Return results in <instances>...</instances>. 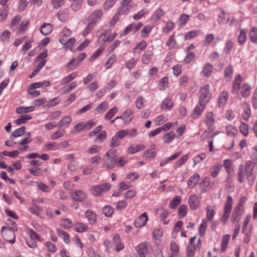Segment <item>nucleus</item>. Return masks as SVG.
<instances>
[{"label":"nucleus","instance_id":"obj_30","mask_svg":"<svg viewBox=\"0 0 257 257\" xmlns=\"http://www.w3.org/2000/svg\"><path fill=\"white\" fill-rule=\"evenodd\" d=\"M147 46V42L144 40H142L138 43L133 49V52L134 53H140L141 52L145 50Z\"/></svg>","mask_w":257,"mask_h":257},{"label":"nucleus","instance_id":"obj_7","mask_svg":"<svg viewBox=\"0 0 257 257\" xmlns=\"http://www.w3.org/2000/svg\"><path fill=\"white\" fill-rule=\"evenodd\" d=\"M209 84H206L200 88L199 92V102L207 104L211 98Z\"/></svg>","mask_w":257,"mask_h":257},{"label":"nucleus","instance_id":"obj_63","mask_svg":"<svg viewBox=\"0 0 257 257\" xmlns=\"http://www.w3.org/2000/svg\"><path fill=\"white\" fill-rule=\"evenodd\" d=\"M30 23V21L29 20H23L21 25H20L18 30V32L19 33H21L24 31H25L27 29V28Z\"/></svg>","mask_w":257,"mask_h":257},{"label":"nucleus","instance_id":"obj_4","mask_svg":"<svg viewBox=\"0 0 257 257\" xmlns=\"http://www.w3.org/2000/svg\"><path fill=\"white\" fill-rule=\"evenodd\" d=\"M12 222V226L11 228L3 226L2 228V234L4 239L11 244H13L15 242V233L14 231L17 230V227L16 224L14 222H12L11 220H8L7 223Z\"/></svg>","mask_w":257,"mask_h":257},{"label":"nucleus","instance_id":"obj_38","mask_svg":"<svg viewBox=\"0 0 257 257\" xmlns=\"http://www.w3.org/2000/svg\"><path fill=\"white\" fill-rule=\"evenodd\" d=\"M175 134L173 132L166 133L163 137L164 143L165 144L170 143L175 139Z\"/></svg>","mask_w":257,"mask_h":257},{"label":"nucleus","instance_id":"obj_53","mask_svg":"<svg viewBox=\"0 0 257 257\" xmlns=\"http://www.w3.org/2000/svg\"><path fill=\"white\" fill-rule=\"evenodd\" d=\"M239 131L241 134L244 137L248 136L249 134L248 126L244 122H241L239 127Z\"/></svg>","mask_w":257,"mask_h":257},{"label":"nucleus","instance_id":"obj_57","mask_svg":"<svg viewBox=\"0 0 257 257\" xmlns=\"http://www.w3.org/2000/svg\"><path fill=\"white\" fill-rule=\"evenodd\" d=\"M153 27L150 25L145 26L141 31V37L143 38H146L148 37L151 33Z\"/></svg>","mask_w":257,"mask_h":257},{"label":"nucleus","instance_id":"obj_2","mask_svg":"<svg viewBox=\"0 0 257 257\" xmlns=\"http://www.w3.org/2000/svg\"><path fill=\"white\" fill-rule=\"evenodd\" d=\"M254 165L251 161H247L245 164L240 165L237 172L238 181L242 183L244 182L246 176L248 183L252 185L255 179V175L253 173Z\"/></svg>","mask_w":257,"mask_h":257},{"label":"nucleus","instance_id":"obj_35","mask_svg":"<svg viewBox=\"0 0 257 257\" xmlns=\"http://www.w3.org/2000/svg\"><path fill=\"white\" fill-rule=\"evenodd\" d=\"M35 108V107L34 106L28 107L21 106L16 108V112L19 114L26 113L34 111Z\"/></svg>","mask_w":257,"mask_h":257},{"label":"nucleus","instance_id":"obj_55","mask_svg":"<svg viewBox=\"0 0 257 257\" xmlns=\"http://www.w3.org/2000/svg\"><path fill=\"white\" fill-rule=\"evenodd\" d=\"M103 214L106 217H111L114 213V209L110 206H105L102 209Z\"/></svg>","mask_w":257,"mask_h":257},{"label":"nucleus","instance_id":"obj_42","mask_svg":"<svg viewBox=\"0 0 257 257\" xmlns=\"http://www.w3.org/2000/svg\"><path fill=\"white\" fill-rule=\"evenodd\" d=\"M72 121L71 116L66 115L64 116L58 123V126L61 127L66 125L69 124Z\"/></svg>","mask_w":257,"mask_h":257},{"label":"nucleus","instance_id":"obj_58","mask_svg":"<svg viewBox=\"0 0 257 257\" xmlns=\"http://www.w3.org/2000/svg\"><path fill=\"white\" fill-rule=\"evenodd\" d=\"M187 213V207L186 205H181L178 209V215L179 218L184 217Z\"/></svg>","mask_w":257,"mask_h":257},{"label":"nucleus","instance_id":"obj_32","mask_svg":"<svg viewBox=\"0 0 257 257\" xmlns=\"http://www.w3.org/2000/svg\"><path fill=\"white\" fill-rule=\"evenodd\" d=\"M52 31V26L50 24L44 23L40 28L41 33L45 36L49 34Z\"/></svg>","mask_w":257,"mask_h":257},{"label":"nucleus","instance_id":"obj_10","mask_svg":"<svg viewBox=\"0 0 257 257\" xmlns=\"http://www.w3.org/2000/svg\"><path fill=\"white\" fill-rule=\"evenodd\" d=\"M28 234L30 237V239L27 240V243L31 248H34L36 246L37 243L34 240V239H37L39 241H42L39 235L32 229H29L28 231Z\"/></svg>","mask_w":257,"mask_h":257},{"label":"nucleus","instance_id":"obj_6","mask_svg":"<svg viewBox=\"0 0 257 257\" xmlns=\"http://www.w3.org/2000/svg\"><path fill=\"white\" fill-rule=\"evenodd\" d=\"M233 205V199L230 196H228L223 207V213L221 218V221L225 224L228 220Z\"/></svg>","mask_w":257,"mask_h":257},{"label":"nucleus","instance_id":"obj_54","mask_svg":"<svg viewBox=\"0 0 257 257\" xmlns=\"http://www.w3.org/2000/svg\"><path fill=\"white\" fill-rule=\"evenodd\" d=\"M207 221L203 219L199 227V233L200 236H203L205 233L207 228Z\"/></svg>","mask_w":257,"mask_h":257},{"label":"nucleus","instance_id":"obj_11","mask_svg":"<svg viewBox=\"0 0 257 257\" xmlns=\"http://www.w3.org/2000/svg\"><path fill=\"white\" fill-rule=\"evenodd\" d=\"M244 212V209L235 206L231 215L230 220L232 223L238 222Z\"/></svg>","mask_w":257,"mask_h":257},{"label":"nucleus","instance_id":"obj_59","mask_svg":"<svg viewBox=\"0 0 257 257\" xmlns=\"http://www.w3.org/2000/svg\"><path fill=\"white\" fill-rule=\"evenodd\" d=\"M26 127L25 126H22L15 131H14L11 136L13 138H17L22 136L25 133Z\"/></svg>","mask_w":257,"mask_h":257},{"label":"nucleus","instance_id":"obj_37","mask_svg":"<svg viewBox=\"0 0 257 257\" xmlns=\"http://www.w3.org/2000/svg\"><path fill=\"white\" fill-rule=\"evenodd\" d=\"M215 213V207L208 205L206 207V218L208 221H211Z\"/></svg>","mask_w":257,"mask_h":257},{"label":"nucleus","instance_id":"obj_5","mask_svg":"<svg viewBox=\"0 0 257 257\" xmlns=\"http://www.w3.org/2000/svg\"><path fill=\"white\" fill-rule=\"evenodd\" d=\"M114 152L113 150H110L105 153L103 158V166L104 167L111 169L113 168L116 164V159L113 155Z\"/></svg>","mask_w":257,"mask_h":257},{"label":"nucleus","instance_id":"obj_22","mask_svg":"<svg viewBox=\"0 0 257 257\" xmlns=\"http://www.w3.org/2000/svg\"><path fill=\"white\" fill-rule=\"evenodd\" d=\"M204 121L209 128L213 125L215 123V117L212 112H208L205 114Z\"/></svg>","mask_w":257,"mask_h":257},{"label":"nucleus","instance_id":"obj_61","mask_svg":"<svg viewBox=\"0 0 257 257\" xmlns=\"http://www.w3.org/2000/svg\"><path fill=\"white\" fill-rule=\"evenodd\" d=\"M246 32L244 30H241L238 37V42L240 45L243 44L246 41Z\"/></svg>","mask_w":257,"mask_h":257},{"label":"nucleus","instance_id":"obj_1","mask_svg":"<svg viewBox=\"0 0 257 257\" xmlns=\"http://www.w3.org/2000/svg\"><path fill=\"white\" fill-rule=\"evenodd\" d=\"M242 78L240 75L235 76L233 82L231 92L239 99L242 98H246L250 95L251 87L247 83L241 84Z\"/></svg>","mask_w":257,"mask_h":257},{"label":"nucleus","instance_id":"obj_3","mask_svg":"<svg viewBox=\"0 0 257 257\" xmlns=\"http://www.w3.org/2000/svg\"><path fill=\"white\" fill-rule=\"evenodd\" d=\"M72 35V31L64 28L61 32V36L59 38V42L65 47V49H71L76 42V39L73 37L69 38Z\"/></svg>","mask_w":257,"mask_h":257},{"label":"nucleus","instance_id":"obj_45","mask_svg":"<svg viewBox=\"0 0 257 257\" xmlns=\"http://www.w3.org/2000/svg\"><path fill=\"white\" fill-rule=\"evenodd\" d=\"M108 107V103L106 101H103L99 104L95 109L96 113H102Z\"/></svg>","mask_w":257,"mask_h":257},{"label":"nucleus","instance_id":"obj_19","mask_svg":"<svg viewBox=\"0 0 257 257\" xmlns=\"http://www.w3.org/2000/svg\"><path fill=\"white\" fill-rule=\"evenodd\" d=\"M174 105V103L172 100L169 98L166 97L164 99L160 104L161 109L164 111H169L172 109Z\"/></svg>","mask_w":257,"mask_h":257},{"label":"nucleus","instance_id":"obj_60","mask_svg":"<svg viewBox=\"0 0 257 257\" xmlns=\"http://www.w3.org/2000/svg\"><path fill=\"white\" fill-rule=\"evenodd\" d=\"M117 111L118 108L117 107H113L105 114L104 118L105 119H111L116 113Z\"/></svg>","mask_w":257,"mask_h":257},{"label":"nucleus","instance_id":"obj_40","mask_svg":"<svg viewBox=\"0 0 257 257\" xmlns=\"http://www.w3.org/2000/svg\"><path fill=\"white\" fill-rule=\"evenodd\" d=\"M226 134L231 136L235 137L238 134L237 129L232 125H227L225 127Z\"/></svg>","mask_w":257,"mask_h":257},{"label":"nucleus","instance_id":"obj_64","mask_svg":"<svg viewBox=\"0 0 257 257\" xmlns=\"http://www.w3.org/2000/svg\"><path fill=\"white\" fill-rule=\"evenodd\" d=\"M181 198L179 196H175L169 203V206L171 208L176 207L181 202Z\"/></svg>","mask_w":257,"mask_h":257},{"label":"nucleus","instance_id":"obj_51","mask_svg":"<svg viewBox=\"0 0 257 257\" xmlns=\"http://www.w3.org/2000/svg\"><path fill=\"white\" fill-rule=\"evenodd\" d=\"M78 75V73L76 72H73L68 76L64 77L61 80V83L62 84H66L70 81L75 79Z\"/></svg>","mask_w":257,"mask_h":257},{"label":"nucleus","instance_id":"obj_23","mask_svg":"<svg viewBox=\"0 0 257 257\" xmlns=\"http://www.w3.org/2000/svg\"><path fill=\"white\" fill-rule=\"evenodd\" d=\"M212 72L213 65L209 63H206L202 68L201 74L203 76L208 77L211 76Z\"/></svg>","mask_w":257,"mask_h":257},{"label":"nucleus","instance_id":"obj_39","mask_svg":"<svg viewBox=\"0 0 257 257\" xmlns=\"http://www.w3.org/2000/svg\"><path fill=\"white\" fill-rule=\"evenodd\" d=\"M153 55V52L151 50L147 51L142 56V62L143 63L148 64L151 61V58Z\"/></svg>","mask_w":257,"mask_h":257},{"label":"nucleus","instance_id":"obj_20","mask_svg":"<svg viewBox=\"0 0 257 257\" xmlns=\"http://www.w3.org/2000/svg\"><path fill=\"white\" fill-rule=\"evenodd\" d=\"M102 15L103 12L101 10L94 11L89 17L90 22L95 25L101 19Z\"/></svg>","mask_w":257,"mask_h":257},{"label":"nucleus","instance_id":"obj_31","mask_svg":"<svg viewBox=\"0 0 257 257\" xmlns=\"http://www.w3.org/2000/svg\"><path fill=\"white\" fill-rule=\"evenodd\" d=\"M222 168L220 164H216L211 167L210 170V176L213 178L216 177L219 173Z\"/></svg>","mask_w":257,"mask_h":257},{"label":"nucleus","instance_id":"obj_27","mask_svg":"<svg viewBox=\"0 0 257 257\" xmlns=\"http://www.w3.org/2000/svg\"><path fill=\"white\" fill-rule=\"evenodd\" d=\"M199 179L200 175L198 174H194L189 178L187 181L188 186L191 188H194L199 182Z\"/></svg>","mask_w":257,"mask_h":257},{"label":"nucleus","instance_id":"obj_16","mask_svg":"<svg viewBox=\"0 0 257 257\" xmlns=\"http://www.w3.org/2000/svg\"><path fill=\"white\" fill-rule=\"evenodd\" d=\"M206 104L204 103H201L200 102H198V103L195 106L191 116L193 118H198L204 111Z\"/></svg>","mask_w":257,"mask_h":257},{"label":"nucleus","instance_id":"obj_33","mask_svg":"<svg viewBox=\"0 0 257 257\" xmlns=\"http://www.w3.org/2000/svg\"><path fill=\"white\" fill-rule=\"evenodd\" d=\"M84 130L83 121H79L71 128L70 132L72 134H77Z\"/></svg>","mask_w":257,"mask_h":257},{"label":"nucleus","instance_id":"obj_44","mask_svg":"<svg viewBox=\"0 0 257 257\" xmlns=\"http://www.w3.org/2000/svg\"><path fill=\"white\" fill-rule=\"evenodd\" d=\"M230 238V236L229 234H225L222 236L221 243V249L222 251H224L226 250Z\"/></svg>","mask_w":257,"mask_h":257},{"label":"nucleus","instance_id":"obj_46","mask_svg":"<svg viewBox=\"0 0 257 257\" xmlns=\"http://www.w3.org/2000/svg\"><path fill=\"white\" fill-rule=\"evenodd\" d=\"M9 11L8 7L0 8V23H3L6 21L8 16Z\"/></svg>","mask_w":257,"mask_h":257},{"label":"nucleus","instance_id":"obj_28","mask_svg":"<svg viewBox=\"0 0 257 257\" xmlns=\"http://www.w3.org/2000/svg\"><path fill=\"white\" fill-rule=\"evenodd\" d=\"M146 146L144 145H136L130 146L127 150V152L130 154H134L140 151L144 150Z\"/></svg>","mask_w":257,"mask_h":257},{"label":"nucleus","instance_id":"obj_36","mask_svg":"<svg viewBox=\"0 0 257 257\" xmlns=\"http://www.w3.org/2000/svg\"><path fill=\"white\" fill-rule=\"evenodd\" d=\"M74 229L78 232H83L88 230V227L84 223L77 222L74 224Z\"/></svg>","mask_w":257,"mask_h":257},{"label":"nucleus","instance_id":"obj_12","mask_svg":"<svg viewBox=\"0 0 257 257\" xmlns=\"http://www.w3.org/2000/svg\"><path fill=\"white\" fill-rule=\"evenodd\" d=\"M71 198L75 201L82 202L87 198V195L82 190H76L71 193Z\"/></svg>","mask_w":257,"mask_h":257},{"label":"nucleus","instance_id":"obj_48","mask_svg":"<svg viewBox=\"0 0 257 257\" xmlns=\"http://www.w3.org/2000/svg\"><path fill=\"white\" fill-rule=\"evenodd\" d=\"M60 224L61 226L65 229H69L72 227L73 223L71 219L64 218L60 220Z\"/></svg>","mask_w":257,"mask_h":257},{"label":"nucleus","instance_id":"obj_21","mask_svg":"<svg viewBox=\"0 0 257 257\" xmlns=\"http://www.w3.org/2000/svg\"><path fill=\"white\" fill-rule=\"evenodd\" d=\"M133 113V111L132 110L126 109L123 112L121 116L116 117V119H121L124 123H128L132 119V115Z\"/></svg>","mask_w":257,"mask_h":257},{"label":"nucleus","instance_id":"obj_24","mask_svg":"<svg viewBox=\"0 0 257 257\" xmlns=\"http://www.w3.org/2000/svg\"><path fill=\"white\" fill-rule=\"evenodd\" d=\"M51 83L49 81H43L42 82H37L31 84L29 86V89H34L39 88H46L49 86Z\"/></svg>","mask_w":257,"mask_h":257},{"label":"nucleus","instance_id":"obj_25","mask_svg":"<svg viewBox=\"0 0 257 257\" xmlns=\"http://www.w3.org/2000/svg\"><path fill=\"white\" fill-rule=\"evenodd\" d=\"M56 232L58 236L61 238L65 243L68 244L70 243L69 234L66 231L58 228L56 229Z\"/></svg>","mask_w":257,"mask_h":257},{"label":"nucleus","instance_id":"obj_52","mask_svg":"<svg viewBox=\"0 0 257 257\" xmlns=\"http://www.w3.org/2000/svg\"><path fill=\"white\" fill-rule=\"evenodd\" d=\"M11 33L8 30H5L3 31L0 35V41L5 43L8 42L10 37Z\"/></svg>","mask_w":257,"mask_h":257},{"label":"nucleus","instance_id":"obj_49","mask_svg":"<svg viewBox=\"0 0 257 257\" xmlns=\"http://www.w3.org/2000/svg\"><path fill=\"white\" fill-rule=\"evenodd\" d=\"M170 249L173 256H177L179 255L180 252L179 246L175 241L171 242Z\"/></svg>","mask_w":257,"mask_h":257},{"label":"nucleus","instance_id":"obj_9","mask_svg":"<svg viewBox=\"0 0 257 257\" xmlns=\"http://www.w3.org/2000/svg\"><path fill=\"white\" fill-rule=\"evenodd\" d=\"M110 187V184L108 183H103L93 186L91 191L94 196H97L100 195L102 192L108 190Z\"/></svg>","mask_w":257,"mask_h":257},{"label":"nucleus","instance_id":"obj_43","mask_svg":"<svg viewBox=\"0 0 257 257\" xmlns=\"http://www.w3.org/2000/svg\"><path fill=\"white\" fill-rule=\"evenodd\" d=\"M228 99V93L226 91H223L218 98V105L219 107L222 106L226 103Z\"/></svg>","mask_w":257,"mask_h":257},{"label":"nucleus","instance_id":"obj_26","mask_svg":"<svg viewBox=\"0 0 257 257\" xmlns=\"http://www.w3.org/2000/svg\"><path fill=\"white\" fill-rule=\"evenodd\" d=\"M85 216L90 224H93L96 221V214L91 210H87L85 212Z\"/></svg>","mask_w":257,"mask_h":257},{"label":"nucleus","instance_id":"obj_62","mask_svg":"<svg viewBox=\"0 0 257 257\" xmlns=\"http://www.w3.org/2000/svg\"><path fill=\"white\" fill-rule=\"evenodd\" d=\"M223 166L225 168L226 172L228 174H230L233 171L232 168L231 167V162L230 160H224L223 161Z\"/></svg>","mask_w":257,"mask_h":257},{"label":"nucleus","instance_id":"obj_8","mask_svg":"<svg viewBox=\"0 0 257 257\" xmlns=\"http://www.w3.org/2000/svg\"><path fill=\"white\" fill-rule=\"evenodd\" d=\"M133 8V0H121L117 11L118 14L126 15Z\"/></svg>","mask_w":257,"mask_h":257},{"label":"nucleus","instance_id":"obj_15","mask_svg":"<svg viewBox=\"0 0 257 257\" xmlns=\"http://www.w3.org/2000/svg\"><path fill=\"white\" fill-rule=\"evenodd\" d=\"M117 36V33L114 32L112 34L111 30L108 29L104 31L100 36L103 42L112 41Z\"/></svg>","mask_w":257,"mask_h":257},{"label":"nucleus","instance_id":"obj_41","mask_svg":"<svg viewBox=\"0 0 257 257\" xmlns=\"http://www.w3.org/2000/svg\"><path fill=\"white\" fill-rule=\"evenodd\" d=\"M248 37L250 41L254 44H257V28L253 27L249 31Z\"/></svg>","mask_w":257,"mask_h":257},{"label":"nucleus","instance_id":"obj_34","mask_svg":"<svg viewBox=\"0 0 257 257\" xmlns=\"http://www.w3.org/2000/svg\"><path fill=\"white\" fill-rule=\"evenodd\" d=\"M243 107L244 110L242 113V117L244 120H247L251 114L250 106L247 103L244 102L243 103Z\"/></svg>","mask_w":257,"mask_h":257},{"label":"nucleus","instance_id":"obj_56","mask_svg":"<svg viewBox=\"0 0 257 257\" xmlns=\"http://www.w3.org/2000/svg\"><path fill=\"white\" fill-rule=\"evenodd\" d=\"M81 62L77 59H71L67 64V66L70 70H72L78 67Z\"/></svg>","mask_w":257,"mask_h":257},{"label":"nucleus","instance_id":"obj_18","mask_svg":"<svg viewBox=\"0 0 257 257\" xmlns=\"http://www.w3.org/2000/svg\"><path fill=\"white\" fill-rule=\"evenodd\" d=\"M149 245L148 242L140 243L137 247V250L140 257H146L148 252V247Z\"/></svg>","mask_w":257,"mask_h":257},{"label":"nucleus","instance_id":"obj_47","mask_svg":"<svg viewBox=\"0 0 257 257\" xmlns=\"http://www.w3.org/2000/svg\"><path fill=\"white\" fill-rule=\"evenodd\" d=\"M32 118L31 116L30 115H20L18 119L15 121V123L17 125H20L22 123H25L27 120H29Z\"/></svg>","mask_w":257,"mask_h":257},{"label":"nucleus","instance_id":"obj_29","mask_svg":"<svg viewBox=\"0 0 257 257\" xmlns=\"http://www.w3.org/2000/svg\"><path fill=\"white\" fill-rule=\"evenodd\" d=\"M113 242L115 245L116 251L118 252L124 248V245L121 242L120 236L118 234H115L113 236Z\"/></svg>","mask_w":257,"mask_h":257},{"label":"nucleus","instance_id":"obj_14","mask_svg":"<svg viewBox=\"0 0 257 257\" xmlns=\"http://www.w3.org/2000/svg\"><path fill=\"white\" fill-rule=\"evenodd\" d=\"M188 203L191 209L196 210L199 207L200 198L196 194L191 195L189 198Z\"/></svg>","mask_w":257,"mask_h":257},{"label":"nucleus","instance_id":"obj_13","mask_svg":"<svg viewBox=\"0 0 257 257\" xmlns=\"http://www.w3.org/2000/svg\"><path fill=\"white\" fill-rule=\"evenodd\" d=\"M148 220V216L146 212L143 213L135 220V225L137 228H141L146 225Z\"/></svg>","mask_w":257,"mask_h":257},{"label":"nucleus","instance_id":"obj_50","mask_svg":"<svg viewBox=\"0 0 257 257\" xmlns=\"http://www.w3.org/2000/svg\"><path fill=\"white\" fill-rule=\"evenodd\" d=\"M189 158V155L186 154L183 155L181 158H180L175 163V168H179L182 165L184 164L185 162L188 160Z\"/></svg>","mask_w":257,"mask_h":257},{"label":"nucleus","instance_id":"obj_17","mask_svg":"<svg viewBox=\"0 0 257 257\" xmlns=\"http://www.w3.org/2000/svg\"><path fill=\"white\" fill-rule=\"evenodd\" d=\"M47 56V52H43L40 54L35 60V61L37 63V66L36 67L41 70L46 63V60L45 59Z\"/></svg>","mask_w":257,"mask_h":257}]
</instances>
